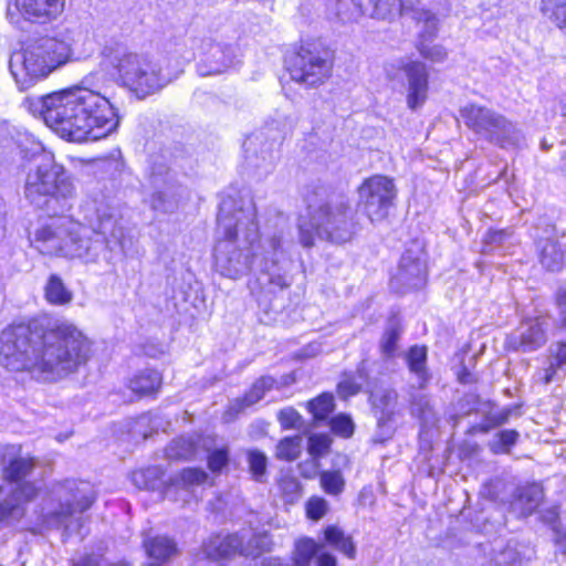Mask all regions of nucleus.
Masks as SVG:
<instances>
[{"label": "nucleus", "mask_w": 566, "mask_h": 566, "mask_svg": "<svg viewBox=\"0 0 566 566\" xmlns=\"http://www.w3.org/2000/svg\"><path fill=\"white\" fill-rule=\"evenodd\" d=\"M329 426L333 432L344 438L350 437L355 428L353 420L348 416L343 413L332 418Z\"/></svg>", "instance_id": "50"}, {"label": "nucleus", "mask_w": 566, "mask_h": 566, "mask_svg": "<svg viewBox=\"0 0 566 566\" xmlns=\"http://www.w3.org/2000/svg\"><path fill=\"white\" fill-rule=\"evenodd\" d=\"M265 136L264 132L253 134L244 143L247 164L260 174H268L273 169L276 158L275 150L281 140V135L275 133L271 140L263 145Z\"/></svg>", "instance_id": "18"}, {"label": "nucleus", "mask_w": 566, "mask_h": 566, "mask_svg": "<svg viewBox=\"0 0 566 566\" xmlns=\"http://www.w3.org/2000/svg\"><path fill=\"white\" fill-rule=\"evenodd\" d=\"M399 338L400 328L397 323L391 322L386 328L380 343L381 353L386 358H391L395 355Z\"/></svg>", "instance_id": "46"}, {"label": "nucleus", "mask_w": 566, "mask_h": 566, "mask_svg": "<svg viewBox=\"0 0 566 566\" xmlns=\"http://www.w3.org/2000/svg\"><path fill=\"white\" fill-rule=\"evenodd\" d=\"M247 535L239 533L229 534L226 536L216 535L203 543L202 551L207 558L218 559L226 558L232 555H241V545Z\"/></svg>", "instance_id": "24"}, {"label": "nucleus", "mask_w": 566, "mask_h": 566, "mask_svg": "<svg viewBox=\"0 0 566 566\" xmlns=\"http://www.w3.org/2000/svg\"><path fill=\"white\" fill-rule=\"evenodd\" d=\"M397 397V392L392 389L379 390L371 395L373 406L380 412L379 417L392 418Z\"/></svg>", "instance_id": "38"}, {"label": "nucleus", "mask_w": 566, "mask_h": 566, "mask_svg": "<svg viewBox=\"0 0 566 566\" xmlns=\"http://www.w3.org/2000/svg\"><path fill=\"white\" fill-rule=\"evenodd\" d=\"M44 296L52 305H65L71 300L70 291L56 274L50 275L44 287Z\"/></svg>", "instance_id": "33"}, {"label": "nucleus", "mask_w": 566, "mask_h": 566, "mask_svg": "<svg viewBox=\"0 0 566 566\" xmlns=\"http://www.w3.org/2000/svg\"><path fill=\"white\" fill-rule=\"evenodd\" d=\"M286 69L294 82L312 87L331 76L333 62L327 50L306 44L286 60Z\"/></svg>", "instance_id": "12"}, {"label": "nucleus", "mask_w": 566, "mask_h": 566, "mask_svg": "<svg viewBox=\"0 0 566 566\" xmlns=\"http://www.w3.org/2000/svg\"><path fill=\"white\" fill-rule=\"evenodd\" d=\"M275 380L271 376L260 377L254 381L250 390L242 398H237L230 402L227 411L223 415V419L226 421L233 420L245 408L261 400L265 392L273 388Z\"/></svg>", "instance_id": "23"}, {"label": "nucleus", "mask_w": 566, "mask_h": 566, "mask_svg": "<svg viewBox=\"0 0 566 566\" xmlns=\"http://www.w3.org/2000/svg\"><path fill=\"white\" fill-rule=\"evenodd\" d=\"M520 433L516 430H502L492 441H490V450L494 454L510 453L511 448L517 442Z\"/></svg>", "instance_id": "45"}, {"label": "nucleus", "mask_w": 566, "mask_h": 566, "mask_svg": "<svg viewBox=\"0 0 566 566\" xmlns=\"http://www.w3.org/2000/svg\"><path fill=\"white\" fill-rule=\"evenodd\" d=\"M229 463V448L212 450L208 455V465L212 472H220Z\"/></svg>", "instance_id": "51"}, {"label": "nucleus", "mask_w": 566, "mask_h": 566, "mask_svg": "<svg viewBox=\"0 0 566 566\" xmlns=\"http://www.w3.org/2000/svg\"><path fill=\"white\" fill-rule=\"evenodd\" d=\"M511 413V409H504L497 413L492 415L489 418V421L491 422L492 427H500L509 421Z\"/></svg>", "instance_id": "61"}, {"label": "nucleus", "mask_w": 566, "mask_h": 566, "mask_svg": "<svg viewBox=\"0 0 566 566\" xmlns=\"http://www.w3.org/2000/svg\"><path fill=\"white\" fill-rule=\"evenodd\" d=\"M94 166L109 179H117L125 170V163L119 149H114L108 156L93 159Z\"/></svg>", "instance_id": "32"}, {"label": "nucleus", "mask_w": 566, "mask_h": 566, "mask_svg": "<svg viewBox=\"0 0 566 566\" xmlns=\"http://www.w3.org/2000/svg\"><path fill=\"white\" fill-rule=\"evenodd\" d=\"M97 499L95 486L87 481H78L73 485V530L84 538L90 533L91 514L87 511Z\"/></svg>", "instance_id": "19"}, {"label": "nucleus", "mask_w": 566, "mask_h": 566, "mask_svg": "<svg viewBox=\"0 0 566 566\" xmlns=\"http://www.w3.org/2000/svg\"><path fill=\"white\" fill-rule=\"evenodd\" d=\"M331 446V439L326 434H313L308 439V452L314 457L326 453Z\"/></svg>", "instance_id": "54"}, {"label": "nucleus", "mask_w": 566, "mask_h": 566, "mask_svg": "<svg viewBox=\"0 0 566 566\" xmlns=\"http://www.w3.org/2000/svg\"><path fill=\"white\" fill-rule=\"evenodd\" d=\"M560 369L557 365L549 360V365L546 368L539 369L535 377L537 381L548 385L556 379L557 370Z\"/></svg>", "instance_id": "59"}, {"label": "nucleus", "mask_w": 566, "mask_h": 566, "mask_svg": "<svg viewBox=\"0 0 566 566\" xmlns=\"http://www.w3.org/2000/svg\"><path fill=\"white\" fill-rule=\"evenodd\" d=\"M40 104L45 125L64 140L71 142V88L44 95Z\"/></svg>", "instance_id": "16"}, {"label": "nucleus", "mask_w": 566, "mask_h": 566, "mask_svg": "<svg viewBox=\"0 0 566 566\" xmlns=\"http://www.w3.org/2000/svg\"><path fill=\"white\" fill-rule=\"evenodd\" d=\"M459 113L467 127L490 143L506 148L517 147L523 142L516 126L492 108L472 103L461 107Z\"/></svg>", "instance_id": "10"}, {"label": "nucleus", "mask_w": 566, "mask_h": 566, "mask_svg": "<svg viewBox=\"0 0 566 566\" xmlns=\"http://www.w3.org/2000/svg\"><path fill=\"white\" fill-rule=\"evenodd\" d=\"M395 432V427L392 423V418H378L377 431L373 437L374 443H384L387 440L391 439Z\"/></svg>", "instance_id": "52"}, {"label": "nucleus", "mask_w": 566, "mask_h": 566, "mask_svg": "<svg viewBox=\"0 0 566 566\" xmlns=\"http://www.w3.org/2000/svg\"><path fill=\"white\" fill-rule=\"evenodd\" d=\"M324 188L306 196L308 219L298 222L300 241L303 247L314 245L315 237L334 243H344L355 232L354 214L344 199L323 200Z\"/></svg>", "instance_id": "3"}, {"label": "nucleus", "mask_w": 566, "mask_h": 566, "mask_svg": "<svg viewBox=\"0 0 566 566\" xmlns=\"http://www.w3.org/2000/svg\"><path fill=\"white\" fill-rule=\"evenodd\" d=\"M554 234L555 226L551 223L544 224L542 233L539 232V226H537L533 234L537 241L539 262L546 270L552 272L559 271L564 262V253L560 245L552 239Z\"/></svg>", "instance_id": "22"}, {"label": "nucleus", "mask_w": 566, "mask_h": 566, "mask_svg": "<svg viewBox=\"0 0 566 566\" xmlns=\"http://www.w3.org/2000/svg\"><path fill=\"white\" fill-rule=\"evenodd\" d=\"M196 452L195 443L188 438H178L166 448V455L170 460H189Z\"/></svg>", "instance_id": "40"}, {"label": "nucleus", "mask_w": 566, "mask_h": 566, "mask_svg": "<svg viewBox=\"0 0 566 566\" xmlns=\"http://www.w3.org/2000/svg\"><path fill=\"white\" fill-rule=\"evenodd\" d=\"M161 384V377L157 370L146 369L135 375L129 381L133 392L144 396L156 391Z\"/></svg>", "instance_id": "31"}, {"label": "nucleus", "mask_w": 566, "mask_h": 566, "mask_svg": "<svg viewBox=\"0 0 566 566\" xmlns=\"http://www.w3.org/2000/svg\"><path fill=\"white\" fill-rule=\"evenodd\" d=\"M325 541L327 544L344 553L349 558L355 556V546L352 539L345 536L344 532L336 526H328L324 532Z\"/></svg>", "instance_id": "36"}, {"label": "nucleus", "mask_w": 566, "mask_h": 566, "mask_svg": "<svg viewBox=\"0 0 566 566\" xmlns=\"http://www.w3.org/2000/svg\"><path fill=\"white\" fill-rule=\"evenodd\" d=\"M144 546L147 555L156 562L150 566L167 563L179 554L177 543L168 536L150 537L144 542Z\"/></svg>", "instance_id": "26"}, {"label": "nucleus", "mask_w": 566, "mask_h": 566, "mask_svg": "<svg viewBox=\"0 0 566 566\" xmlns=\"http://www.w3.org/2000/svg\"><path fill=\"white\" fill-rule=\"evenodd\" d=\"M10 3L25 20L46 23L63 12L65 0H10Z\"/></svg>", "instance_id": "21"}, {"label": "nucleus", "mask_w": 566, "mask_h": 566, "mask_svg": "<svg viewBox=\"0 0 566 566\" xmlns=\"http://www.w3.org/2000/svg\"><path fill=\"white\" fill-rule=\"evenodd\" d=\"M70 56L69 43L55 38H44L14 52L9 67L20 90L25 91L54 69L65 64Z\"/></svg>", "instance_id": "6"}, {"label": "nucleus", "mask_w": 566, "mask_h": 566, "mask_svg": "<svg viewBox=\"0 0 566 566\" xmlns=\"http://www.w3.org/2000/svg\"><path fill=\"white\" fill-rule=\"evenodd\" d=\"M71 325L60 319H32L12 324L0 334L3 365L45 379L61 376L70 364Z\"/></svg>", "instance_id": "1"}, {"label": "nucleus", "mask_w": 566, "mask_h": 566, "mask_svg": "<svg viewBox=\"0 0 566 566\" xmlns=\"http://www.w3.org/2000/svg\"><path fill=\"white\" fill-rule=\"evenodd\" d=\"M241 534L247 535L242 542L241 555L245 557L256 558L261 554L271 551L272 539L266 533L252 534L250 531H241Z\"/></svg>", "instance_id": "30"}, {"label": "nucleus", "mask_w": 566, "mask_h": 566, "mask_svg": "<svg viewBox=\"0 0 566 566\" xmlns=\"http://www.w3.org/2000/svg\"><path fill=\"white\" fill-rule=\"evenodd\" d=\"M219 240L234 241L245 250H262L256 208L250 198L226 196L218 213Z\"/></svg>", "instance_id": "8"}, {"label": "nucleus", "mask_w": 566, "mask_h": 566, "mask_svg": "<svg viewBox=\"0 0 566 566\" xmlns=\"http://www.w3.org/2000/svg\"><path fill=\"white\" fill-rule=\"evenodd\" d=\"M401 71L407 82V105L416 111L421 107L428 97L429 73L426 64L420 61L397 60L385 66L387 78L394 81Z\"/></svg>", "instance_id": "14"}, {"label": "nucleus", "mask_w": 566, "mask_h": 566, "mask_svg": "<svg viewBox=\"0 0 566 566\" xmlns=\"http://www.w3.org/2000/svg\"><path fill=\"white\" fill-rule=\"evenodd\" d=\"M547 328L543 317L526 318L506 337V346L514 352H535L547 342Z\"/></svg>", "instance_id": "17"}, {"label": "nucleus", "mask_w": 566, "mask_h": 566, "mask_svg": "<svg viewBox=\"0 0 566 566\" xmlns=\"http://www.w3.org/2000/svg\"><path fill=\"white\" fill-rule=\"evenodd\" d=\"M151 206L155 210L163 212H172L176 205L166 200V195L163 191H157L151 196Z\"/></svg>", "instance_id": "58"}, {"label": "nucleus", "mask_w": 566, "mask_h": 566, "mask_svg": "<svg viewBox=\"0 0 566 566\" xmlns=\"http://www.w3.org/2000/svg\"><path fill=\"white\" fill-rule=\"evenodd\" d=\"M34 244L41 254L50 256L65 255L62 239L49 227L41 228L35 232Z\"/></svg>", "instance_id": "29"}, {"label": "nucleus", "mask_w": 566, "mask_h": 566, "mask_svg": "<svg viewBox=\"0 0 566 566\" xmlns=\"http://www.w3.org/2000/svg\"><path fill=\"white\" fill-rule=\"evenodd\" d=\"M290 263L283 249L282 233L265 239L262 250H245L234 241L219 239L214 245V265L221 275L235 280L255 266L260 271L258 283L269 293L291 285L287 276Z\"/></svg>", "instance_id": "2"}, {"label": "nucleus", "mask_w": 566, "mask_h": 566, "mask_svg": "<svg viewBox=\"0 0 566 566\" xmlns=\"http://www.w3.org/2000/svg\"><path fill=\"white\" fill-rule=\"evenodd\" d=\"M93 353L92 340L73 327V368L85 366Z\"/></svg>", "instance_id": "34"}, {"label": "nucleus", "mask_w": 566, "mask_h": 566, "mask_svg": "<svg viewBox=\"0 0 566 566\" xmlns=\"http://www.w3.org/2000/svg\"><path fill=\"white\" fill-rule=\"evenodd\" d=\"M317 566H336V559L332 554L322 553L317 557Z\"/></svg>", "instance_id": "62"}, {"label": "nucleus", "mask_w": 566, "mask_h": 566, "mask_svg": "<svg viewBox=\"0 0 566 566\" xmlns=\"http://www.w3.org/2000/svg\"><path fill=\"white\" fill-rule=\"evenodd\" d=\"M417 48L420 55L431 62L439 63L447 57V51L442 45L427 43L424 39L419 41Z\"/></svg>", "instance_id": "49"}, {"label": "nucleus", "mask_w": 566, "mask_h": 566, "mask_svg": "<svg viewBox=\"0 0 566 566\" xmlns=\"http://www.w3.org/2000/svg\"><path fill=\"white\" fill-rule=\"evenodd\" d=\"M411 412L426 424H433L438 421L431 400L426 395L413 397Z\"/></svg>", "instance_id": "39"}, {"label": "nucleus", "mask_w": 566, "mask_h": 566, "mask_svg": "<svg viewBox=\"0 0 566 566\" xmlns=\"http://www.w3.org/2000/svg\"><path fill=\"white\" fill-rule=\"evenodd\" d=\"M543 497V488L537 483L520 486L513 495L511 507L518 516L526 517L536 511Z\"/></svg>", "instance_id": "25"}, {"label": "nucleus", "mask_w": 566, "mask_h": 566, "mask_svg": "<svg viewBox=\"0 0 566 566\" xmlns=\"http://www.w3.org/2000/svg\"><path fill=\"white\" fill-rule=\"evenodd\" d=\"M109 63L117 72V81L139 98L156 94L166 87L172 76L165 72L159 62L147 55L117 49Z\"/></svg>", "instance_id": "7"}, {"label": "nucleus", "mask_w": 566, "mask_h": 566, "mask_svg": "<svg viewBox=\"0 0 566 566\" xmlns=\"http://www.w3.org/2000/svg\"><path fill=\"white\" fill-rule=\"evenodd\" d=\"M513 237V230L511 229H502V230H490L484 238V245H502L505 241L510 240Z\"/></svg>", "instance_id": "56"}, {"label": "nucleus", "mask_w": 566, "mask_h": 566, "mask_svg": "<svg viewBox=\"0 0 566 566\" xmlns=\"http://www.w3.org/2000/svg\"><path fill=\"white\" fill-rule=\"evenodd\" d=\"M302 441L301 436L282 439L276 446V458L285 461L297 459L302 451Z\"/></svg>", "instance_id": "43"}, {"label": "nucleus", "mask_w": 566, "mask_h": 566, "mask_svg": "<svg viewBox=\"0 0 566 566\" xmlns=\"http://www.w3.org/2000/svg\"><path fill=\"white\" fill-rule=\"evenodd\" d=\"M208 479V474L196 468L184 469L169 479V483L165 489V496L170 497L174 490L188 491L190 488L203 484Z\"/></svg>", "instance_id": "28"}, {"label": "nucleus", "mask_w": 566, "mask_h": 566, "mask_svg": "<svg viewBox=\"0 0 566 566\" xmlns=\"http://www.w3.org/2000/svg\"><path fill=\"white\" fill-rule=\"evenodd\" d=\"M247 462L253 479L258 482H263L268 468V457L265 453L256 449L248 450Z\"/></svg>", "instance_id": "44"}, {"label": "nucleus", "mask_w": 566, "mask_h": 566, "mask_svg": "<svg viewBox=\"0 0 566 566\" xmlns=\"http://www.w3.org/2000/svg\"><path fill=\"white\" fill-rule=\"evenodd\" d=\"M197 72L200 76L228 73L241 63L237 46L207 38L201 41Z\"/></svg>", "instance_id": "15"}, {"label": "nucleus", "mask_w": 566, "mask_h": 566, "mask_svg": "<svg viewBox=\"0 0 566 566\" xmlns=\"http://www.w3.org/2000/svg\"><path fill=\"white\" fill-rule=\"evenodd\" d=\"M277 418L284 429L297 428L302 422L300 413L291 407L282 409Z\"/></svg>", "instance_id": "55"}, {"label": "nucleus", "mask_w": 566, "mask_h": 566, "mask_svg": "<svg viewBox=\"0 0 566 566\" xmlns=\"http://www.w3.org/2000/svg\"><path fill=\"white\" fill-rule=\"evenodd\" d=\"M73 566H103V558L99 554H88Z\"/></svg>", "instance_id": "60"}, {"label": "nucleus", "mask_w": 566, "mask_h": 566, "mask_svg": "<svg viewBox=\"0 0 566 566\" xmlns=\"http://www.w3.org/2000/svg\"><path fill=\"white\" fill-rule=\"evenodd\" d=\"M151 471L150 470H147V471H139V472H135L133 474V480L134 482L139 486V488H148L147 483L144 481L146 475L149 474Z\"/></svg>", "instance_id": "64"}, {"label": "nucleus", "mask_w": 566, "mask_h": 566, "mask_svg": "<svg viewBox=\"0 0 566 566\" xmlns=\"http://www.w3.org/2000/svg\"><path fill=\"white\" fill-rule=\"evenodd\" d=\"M541 11L566 35V0H542Z\"/></svg>", "instance_id": "35"}, {"label": "nucleus", "mask_w": 566, "mask_h": 566, "mask_svg": "<svg viewBox=\"0 0 566 566\" xmlns=\"http://www.w3.org/2000/svg\"><path fill=\"white\" fill-rule=\"evenodd\" d=\"M95 50V41L93 39H87L84 43L83 52L78 53V59H85L91 55Z\"/></svg>", "instance_id": "63"}, {"label": "nucleus", "mask_w": 566, "mask_h": 566, "mask_svg": "<svg viewBox=\"0 0 566 566\" xmlns=\"http://www.w3.org/2000/svg\"><path fill=\"white\" fill-rule=\"evenodd\" d=\"M319 482L327 494L338 495L343 492L345 480L339 471H323L319 474Z\"/></svg>", "instance_id": "47"}, {"label": "nucleus", "mask_w": 566, "mask_h": 566, "mask_svg": "<svg viewBox=\"0 0 566 566\" xmlns=\"http://www.w3.org/2000/svg\"><path fill=\"white\" fill-rule=\"evenodd\" d=\"M34 468L29 458H15L3 469L6 485H0V522L9 518L18 520L24 514V506L32 501L39 488L31 482H24Z\"/></svg>", "instance_id": "9"}, {"label": "nucleus", "mask_w": 566, "mask_h": 566, "mask_svg": "<svg viewBox=\"0 0 566 566\" xmlns=\"http://www.w3.org/2000/svg\"><path fill=\"white\" fill-rule=\"evenodd\" d=\"M25 198L49 217L64 216L71 210V181L63 166L44 156L28 174Z\"/></svg>", "instance_id": "5"}, {"label": "nucleus", "mask_w": 566, "mask_h": 566, "mask_svg": "<svg viewBox=\"0 0 566 566\" xmlns=\"http://www.w3.org/2000/svg\"><path fill=\"white\" fill-rule=\"evenodd\" d=\"M328 510V503L322 497L313 496L306 503L307 517L314 521L322 518Z\"/></svg>", "instance_id": "53"}, {"label": "nucleus", "mask_w": 566, "mask_h": 566, "mask_svg": "<svg viewBox=\"0 0 566 566\" xmlns=\"http://www.w3.org/2000/svg\"><path fill=\"white\" fill-rule=\"evenodd\" d=\"M406 363L409 371L416 378L418 388H426L431 380V374L427 367V347L411 346L406 354Z\"/></svg>", "instance_id": "27"}, {"label": "nucleus", "mask_w": 566, "mask_h": 566, "mask_svg": "<svg viewBox=\"0 0 566 566\" xmlns=\"http://www.w3.org/2000/svg\"><path fill=\"white\" fill-rule=\"evenodd\" d=\"M394 180L381 175L367 178L358 188V207L371 222L387 218L396 198Z\"/></svg>", "instance_id": "13"}, {"label": "nucleus", "mask_w": 566, "mask_h": 566, "mask_svg": "<svg viewBox=\"0 0 566 566\" xmlns=\"http://www.w3.org/2000/svg\"><path fill=\"white\" fill-rule=\"evenodd\" d=\"M363 15L377 20H392L398 15H410L424 24L426 32L432 35L438 28L434 13L426 8L423 0H352Z\"/></svg>", "instance_id": "11"}, {"label": "nucleus", "mask_w": 566, "mask_h": 566, "mask_svg": "<svg viewBox=\"0 0 566 566\" xmlns=\"http://www.w3.org/2000/svg\"><path fill=\"white\" fill-rule=\"evenodd\" d=\"M101 77L92 72L73 85V143L105 138L118 124V116L107 98L96 88Z\"/></svg>", "instance_id": "4"}, {"label": "nucleus", "mask_w": 566, "mask_h": 566, "mask_svg": "<svg viewBox=\"0 0 566 566\" xmlns=\"http://www.w3.org/2000/svg\"><path fill=\"white\" fill-rule=\"evenodd\" d=\"M279 488L286 502H294L301 496V483L297 478L293 475L284 474L279 481Z\"/></svg>", "instance_id": "48"}, {"label": "nucleus", "mask_w": 566, "mask_h": 566, "mask_svg": "<svg viewBox=\"0 0 566 566\" xmlns=\"http://www.w3.org/2000/svg\"><path fill=\"white\" fill-rule=\"evenodd\" d=\"M307 409L316 421L325 420L334 410V397L331 394H322L307 402Z\"/></svg>", "instance_id": "41"}, {"label": "nucleus", "mask_w": 566, "mask_h": 566, "mask_svg": "<svg viewBox=\"0 0 566 566\" xmlns=\"http://www.w3.org/2000/svg\"><path fill=\"white\" fill-rule=\"evenodd\" d=\"M365 381V375L361 370L357 374H344L342 380L337 385V391L340 398L347 399L348 397L357 395Z\"/></svg>", "instance_id": "42"}, {"label": "nucleus", "mask_w": 566, "mask_h": 566, "mask_svg": "<svg viewBox=\"0 0 566 566\" xmlns=\"http://www.w3.org/2000/svg\"><path fill=\"white\" fill-rule=\"evenodd\" d=\"M551 357L549 360L563 368L566 365V344L556 343L549 347Z\"/></svg>", "instance_id": "57"}, {"label": "nucleus", "mask_w": 566, "mask_h": 566, "mask_svg": "<svg viewBox=\"0 0 566 566\" xmlns=\"http://www.w3.org/2000/svg\"><path fill=\"white\" fill-rule=\"evenodd\" d=\"M322 545L312 538H302L295 543L294 566H308L314 556L322 549Z\"/></svg>", "instance_id": "37"}, {"label": "nucleus", "mask_w": 566, "mask_h": 566, "mask_svg": "<svg viewBox=\"0 0 566 566\" xmlns=\"http://www.w3.org/2000/svg\"><path fill=\"white\" fill-rule=\"evenodd\" d=\"M426 265L419 253L407 250L401 259L397 273L391 280L392 286H401L405 291L420 289L426 284Z\"/></svg>", "instance_id": "20"}]
</instances>
